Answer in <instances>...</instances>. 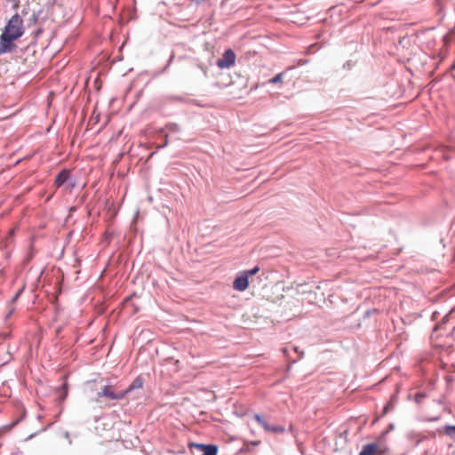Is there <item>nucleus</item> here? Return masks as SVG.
I'll list each match as a JSON object with an SVG mask.
<instances>
[{"label":"nucleus","mask_w":455,"mask_h":455,"mask_svg":"<svg viewBox=\"0 0 455 455\" xmlns=\"http://www.w3.org/2000/svg\"><path fill=\"white\" fill-rule=\"evenodd\" d=\"M207 444L203 443H191L190 446L196 448L197 450L204 451Z\"/></svg>","instance_id":"nucleus-13"},{"label":"nucleus","mask_w":455,"mask_h":455,"mask_svg":"<svg viewBox=\"0 0 455 455\" xmlns=\"http://www.w3.org/2000/svg\"><path fill=\"white\" fill-rule=\"evenodd\" d=\"M24 34L23 20L15 13L6 23L0 36V55L12 52L15 47V41Z\"/></svg>","instance_id":"nucleus-1"},{"label":"nucleus","mask_w":455,"mask_h":455,"mask_svg":"<svg viewBox=\"0 0 455 455\" xmlns=\"http://www.w3.org/2000/svg\"><path fill=\"white\" fill-rule=\"evenodd\" d=\"M259 267L255 266L254 267L243 271L248 277L252 276L259 272Z\"/></svg>","instance_id":"nucleus-10"},{"label":"nucleus","mask_w":455,"mask_h":455,"mask_svg":"<svg viewBox=\"0 0 455 455\" xmlns=\"http://www.w3.org/2000/svg\"><path fill=\"white\" fill-rule=\"evenodd\" d=\"M235 54L233 50L228 49L222 54V57L217 60L218 68L224 69L229 68L235 65Z\"/></svg>","instance_id":"nucleus-3"},{"label":"nucleus","mask_w":455,"mask_h":455,"mask_svg":"<svg viewBox=\"0 0 455 455\" xmlns=\"http://www.w3.org/2000/svg\"><path fill=\"white\" fill-rule=\"evenodd\" d=\"M6 1L12 4V6L14 10H17L20 6L19 0H6Z\"/></svg>","instance_id":"nucleus-14"},{"label":"nucleus","mask_w":455,"mask_h":455,"mask_svg":"<svg viewBox=\"0 0 455 455\" xmlns=\"http://www.w3.org/2000/svg\"><path fill=\"white\" fill-rule=\"evenodd\" d=\"M203 452V455H217L218 447L213 444H207Z\"/></svg>","instance_id":"nucleus-9"},{"label":"nucleus","mask_w":455,"mask_h":455,"mask_svg":"<svg viewBox=\"0 0 455 455\" xmlns=\"http://www.w3.org/2000/svg\"><path fill=\"white\" fill-rule=\"evenodd\" d=\"M283 82V73H279L269 80L271 84H278Z\"/></svg>","instance_id":"nucleus-11"},{"label":"nucleus","mask_w":455,"mask_h":455,"mask_svg":"<svg viewBox=\"0 0 455 455\" xmlns=\"http://www.w3.org/2000/svg\"><path fill=\"white\" fill-rule=\"evenodd\" d=\"M168 143V139H167V136H165V140H164V146H166Z\"/></svg>","instance_id":"nucleus-15"},{"label":"nucleus","mask_w":455,"mask_h":455,"mask_svg":"<svg viewBox=\"0 0 455 455\" xmlns=\"http://www.w3.org/2000/svg\"><path fill=\"white\" fill-rule=\"evenodd\" d=\"M126 395V392H116V388L111 385L104 386L97 394L96 402H100V398L106 397L109 400H121Z\"/></svg>","instance_id":"nucleus-2"},{"label":"nucleus","mask_w":455,"mask_h":455,"mask_svg":"<svg viewBox=\"0 0 455 455\" xmlns=\"http://www.w3.org/2000/svg\"><path fill=\"white\" fill-rule=\"evenodd\" d=\"M69 178V171L62 170L55 178L54 183L59 188L62 186Z\"/></svg>","instance_id":"nucleus-7"},{"label":"nucleus","mask_w":455,"mask_h":455,"mask_svg":"<svg viewBox=\"0 0 455 455\" xmlns=\"http://www.w3.org/2000/svg\"><path fill=\"white\" fill-rule=\"evenodd\" d=\"M249 277L241 272L233 282V289L238 291H243L249 287Z\"/></svg>","instance_id":"nucleus-5"},{"label":"nucleus","mask_w":455,"mask_h":455,"mask_svg":"<svg viewBox=\"0 0 455 455\" xmlns=\"http://www.w3.org/2000/svg\"><path fill=\"white\" fill-rule=\"evenodd\" d=\"M254 419L264 428L267 432L274 434H281L285 431V428L282 426L269 425L267 420L259 414L254 415Z\"/></svg>","instance_id":"nucleus-4"},{"label":"nucleus","mask_w":455,"mask_h":455,"mask_svg":"<svg viewBox=\"0 0 455 455\" xmlns=\"http://www.w3.org/2000/svg\"><path fill=\"white\" fill-rule=\"evenodd\" d=\"M445 434L454 437L455 436V426H448L445 427Z\"/></svg>","instance_id":"nucleus-12"},{"label":"nucleus","mask_w":455,"mask_h":455,"mask_svg":"<svg viewBox=\"0 0 455 455\" xmlns=\"http://www.w3.org/2000/svg\"><path fill=\"white\" fill-rule=\"evenodd\" d=\"M384 453V451H381L378 443H371L365 444L361 451L359 452V455H382Z\"/></svg>","instance_id":"nucleus-6"},{"label":"nucleus","mask_w":455,"mask_h":455,"mask_svg":"<svg viewBox=\"0 0 455 455\" xmlns=\"http://www.w3.org/2000/svg\"><path fill=\"white\" fill-rule=\"evenodd\" d=\"M143 386V381L140 378H136L132 383L130 385V387L124 390V392H126V395L131 392L132 390L135 388H140Z\"/></svg>","instance_id":"nucleus-8"}]
</instances>
